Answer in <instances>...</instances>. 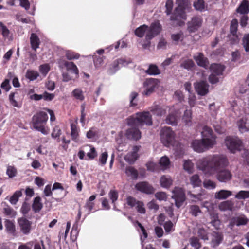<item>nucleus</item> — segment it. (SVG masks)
<instances>
[{
	"instance_id": "53",
	"label": "nucleus",
	"mask_w": 249,
	"mask_h": 249,
	"mask_svg": "<svg viewBox=\"0 0 249 249\" xmlns=\"http://www.w3.org/2000/svg\"><path fill=\"white\" fill-rule=\"evenodd\" d=\"M194 6L196 10L202 11L205 9L204 1L203 0H195L194 2Z\"/></svg>"
},
{
	"instance_id": "7",
	"label": "nucleus",
	"mask_w": 249,
	"mask_h": 249,
	"mask_svg": "<svg viewBox=\"0 0 249 249\" xmlns=\"http://www.w3.org/2000/svg\"><path fill=\"white\" fill-rule=\"evenodd\" d=\"M225 143L227 148L233 153L240 150L242 146V142L237 137H226Z\"/></svg>"
},
{
	"instance_id": "40",
	"label": "nucleus",
	"mask_w": 249,
	"mask_h": 249,
	"mask_svg": "<svg viewBox=\"0 0 249 249\" xmlns=\"http://www.w3.org/2000/svg\"><path fill=\"white\" fill-rule=\"evenodd\" d=\"M195 66L194 62L191 59H186L182 60L180 67L188 70H191Z\"/></svg>"
},
{
	"instance_id": "58",
	"label": "nucleus",
	"mask_w": 249,
	"mask_h": 249,
	"mask_svg": "<svg viewBox=\"0 0 249 249\" xmlns=\"http://www.w3.org/2000/svg\"><path fill=\"white\" fill-rule=\"evenodd\" d=\"M238 27V21L237 19H233L231 23L230 26V32L231 35H235L237 34Z\"/></svg>"
},
{
	"instance_id": "29",
	"label": "nucleus",
	"mask_w": 249,
	"mask_h": 249,
	"mask_svg": "<svg viewBox=\"0 0 249 249\" xmlns=\"http://www.w3.org/2000/svg\"><path fill=\"white\" fill-rule=\"evenodd\" d=\"M83 148L87 152V155L90 160L94 159L97 156L95 148L91 145H87L83 146Z\"/></svg>"
},
{
	"instance_id": "52",
	"label": "nucleus",
	"mask_w": 249,
	"mask_h": 249,
	"mask_svg": "<svg viewBox=\"0 0 249 249\" xmlns=\"http://www.w3.org/2000/svg\"><path fill=\"white\" fill-rule=\"evenodd\" d=\"M50 70V67L48 64H44L41 65L39 67V71L40 73L43 75V76H46L48 72Z\"/></svg>"
},
{
	"instance_id": "6",
	"label": "nucleus",
	"mask_w": 249,
	"mask_h": 249,
	"mask_svg": "<svg viewBox=\"0 0 249 249\" xmlns=\"http://www.w3.org/2000/svg\"><path fill=\"white\" fill-rule=\"evenodd\" d=\"M161 141L167 147L172 145L175 140V133L170 127H164L160 131Z\"/></svg>"
},
{
	"instance_id": "32",
	"label": "nucleus",
	"mask_w": 249,
	"mask_h": 249,
	"mask_svg": "<svg viewBox=\"0 0 249 249\" xmlns=\"http://www.w3.org/2000/svg\"><path fill=\"white\" fill-rule=\"evenodd\" d=\"M125 173L126 175L132 179H136L138 176L137 170L132 166H127L126 167Z\"/></svg>"
},
{
	"instance_id": "64",
	"label": "nucleus",
	"mask_w": 249,
	"mask_h": 249,
	"mask_svg": "<svg viewBox=\"0 0 249 249\" xmlns=\"http://www.w3.org/2000/svg\"><path fill=\"white\" fill-rule=\"evenodd\" d=\"M5 226L6 230L9 233H13L14 231V225L11 221L6 220L5 221Z\"/></svg>"
},
{
	"instance_id": "16",
	"label": "nucleus",
	"mask_w": 249,
	"mask_h": 249,
	"mask_svg": "<svg viewBox=\"0 0 249 249\" xmlns=\"http://www.w3.org/2000/svg\"><path fill=\"white\" fill-rule=\"evenodd\" d=\"M9 100L10 104L13 107L20 108L22 107V102L19 99L18 92H11L9 95Z\"/></svg>"
},
{
	"instance_id": "3",
	"label": "nucleus",
	"mask_w": 249,
	"mask_h": 249,
	"mask_svg": "<svg viewBox=\"0 0 249 249\" xmlns=\"http://www.w3.org/2000/svg\"><path fill=\"white\" fill-rule=\"evenodd\" d=\"M202 139H196L191 143V146L197 153H202L213 148L216 144V137L212 129L208 126H204L201 131Z\"/></svg>"
},
{
	"instance_id": "27",
	"label": "nucleus",
	"mask_w": 249,
	"mask_h": 249,
	"mask_svg": "<svg viewBox=\"0 0 249 249\" xmlns=\"http://www.w3.org/2000/svg\"><path fill=\"white\" fill-rule=\"evenodd\" d=\"M223 236L220 233L213 232L212 234L211 246L213 247L218 246L222 242Z\"/></svg>"
},
{
	"instance_id": "38",
	"label": "nucleus",
	"mask_w": 249,
	"mask_h": 249,
	"mask_svg": "<svg viewBox=\"0 0 249 249\" xmlns=\"http://www.w3.org/2000/svg\"><path fill=\"white\" fill-rule=\"evenodd\" d=\"M145 72L148 75H157L160 73V71L156 65L150 64Z\"/></svg>"
},
{
	"instance_id": "21",
	"label": "nucleus",
	"mask_w": 249,
	"mask_h": 249,
	"mask_svg": "<svg viewBox=\"0 0 249 249\" xmlns=\"http://www.w3.org/2000/svg\"><path fill=\"white\" fill-rule=\"evenodd\" d=\"M231 195V191L228 190L222 189L215 193L214 198L218 200H223L228 198Z\"/></svg>"
},
{
	"instance_id": "54",
	"label": "nucleus",
	"mask_w": 249,
	"mask_h": 249,
	"mask_svg": "<svg viewBox=\"0 0 249 249\" xmlns=\"http://www.w3.org/2000/svg\"><path fill=\"white\" fill-rule=\"evenodd\" d=\"M190 213L192 215L197 216L201 213V211L199 206L193 205L190 206Z\"/></svg>"
},
{
	"instance_id": "46",
	"label": "nucleus",
	"mask_w": 249,
	"mask_h": 249,
	"mask_svg": "<svg viewBox=\"0 0 249 249\" xmlns=\"http://www.w3.org/2000/svg\"><path fill=\"white\" fill-rule=\"evenodd\" d=\"M108 195L110 199L112 201V203L114 204L113 209L116 211H118V210L115 206V202L118 199V192L114 190H111L110 191Z\"/></svg>"
},
{
	"instance_id": "22",
	"label": "nucleus",
	"mask_w": 249,
	"mask_h": 249,
	"mask_svg": "<svg viewBox=\"0 0 249 249\" xmlns=\"http://www.w3.org/2000/svg\"><path fill=\"white\" fill-rule=\"evenodd\" d=\"M169 107H164L158 105H154L151 107L150 111L154 115L161 116L165 114L167 109H168Z\"/></svg>"
},
{
	"instance_id": "63",
	"label": "nucleus",
	"mask_w": 249,
	"mask_h": 249,
	"mask_svg": "<svg viewBox=\"0 0 249 249\" xmlns=\"http://www.w3.org/2000/svg\"><path fill=\"white\" fill-rule=\"evenodd\" d=\"M55 87V82L49 79H47L45 82V87L46 88L50 90L53 91Z\"/></svg>"
},
{
	"instance_id": "50",
	"label": "nucleus",
	"mask_w": 249,
	"mask_h": 249,
	"mask_svg": "<svg viewBox=\"0 0 249 249\" xmlns=\"http://www.w3.org/2000/svg\"><path fill=\"white\" fill-rule=\"evenodd\" d=\"M65 55L66 58L70 60L78 59L80 57V55L78 53L70 50H68L66 52Z\"/></svg>"
},
{
	"instance_id": "33",
	"label": "nucleus",
	"mask_w": 249,
	"mask_h": 249,
	"mask_svg": "<svg viewBox=\"0 0 249 249\" xmlns=\"http://www.w3.org/2000/svg\"><path fill=\"white\" fill-rule=\"evenodd\" d=\"M41 201V198L39 196L36 197L34 198L33 203L32 204V208L35 212H38L41 210L43 205Z\"/></svg>"
},
{
	"instance_id": "28",
	"label": "nucleus",
	"mask_w": 249,
	"mask_h": 249,
	"mask_svg": "<svg viewBox=\"0 0 249 249\" xmlns=\"http://www.w3.org/2000/svg\"><path fill=\"white\" fill-rule=\"evenodd\" d=\"M224 70L225 67L221 64H213L210 67L211 73L217 75H222Z\"/></svg>"
},
{
	"instance_id": "17",
	"label": "nucleus",
	"mask_w": 249,
	"mask_h": 249,
	"mask_svg": "<svg viewBox=\"0 0 249 249\" xmlns=\"http://www.w3.org/2000/svg\"><path fill=\"white\" fill-rule=\"evenodd\" d=\"M197 64L204 68L208 67L209 63L207 58L205 57L201 53H197L193 56Z\"/></svg>"
},
{
	"instance_id": "47",
	"label": "nucleus",
	"mask_w": 249,
	"mask_h": 249,
	"mask_svg": "<svg viewBox=\"0 0 249 249\" xmlns=\"http://www.w3.org/2000/svg\"><path fill=\"white\" fill-rule=\"evenodd\" d=\"M239 131L241 133H245L249 130V128L246 126V121L243 119H240L237 123Z\"/></svg>"
},
{
	"instance_id": "5",
	"label": "nucleus",
	"mask_w": 249,
	"mask_h": 249,
	"mask_svg": "<svg viewBox=\"0 0 249 249\" xmlns=\"http://www.w3.org/2000/svg\"><path fill=\"white\" fill-rule=\"evenodd\" d=\"M48 119L47 114L43 111H40L34 115L32 122L33 127L44 135H47L50 132V129L46 126Z\"/></svg>"
},
{
	"instance_id": "37",
	"label": "nucleus",
	"mask_w": 249,
	"mask_h": 249,
	"mask_svg": "<svg viewBox=\"0 0 249 249\" xmlns=\"http://www.w3.org/2000/svg\"><path fill=\"white\" fill-rule=\"evenodd\" d=\"M6 174L10 178H13L18 174L17 169L14 166L8 165L6 167Z\"/></svg>"
},
{
	"instance_id": "23",
	"label": "nucleus",
	"mask_w": 249,
	"mask_h": 249,
	"mask_svg": "<svg viewBox=\"0 0 249 249\" xmlns=\"http://www.w3.org/2000/svg\"><path fill=\"white\" fill-rule=\"evenodd\" d=\"M192 112L191 109H186L182 116V120L184 124L188 126L192 124Z\"/></svg>"
},
{
	"instance_id": "41",
	"label": "nucleus",
	"mask_w": 249,
	"mask_h": 249,
	"mask_svg": "<svg viewBox=\"0 0 249 249\" xmlns=\"http://www.w3.org/2000/svg\"><path fill=\"white\" fill-rule=\"evenodd\" d=\"M38 76V72L34 70H28L27 71L25 74L26 78L29 79L30 81L35 80Z\"/></svg>"
},
{
	"instance_id": "39",
	"label": "nucleus",
	"mask_w": 249,
	"mask_h": 249,
	"mask_svg": "<svg viewBox=\"0 0 249 249\" xmlns=\"http://www.w3.org/2000/svg\"><path fill=\"white\" fill-rule=\"evenodd\" d=\"M96 197V195H92L89 197L86 203L85 207L88 210L89 213H90L93 209L94 203L93 201L95 199Z\"/></svg>"
},
{
	"instance_id": "14",
	"label": "nucleus",
	"mask_w": 249,
	"mask_h": 249,
	"mask_svg": "<svg viewBox=\"0 0 249 249\" xmlns=\"http://www.w3.org/2000/svg\"><path fill=\"white\" fill-rule=\"evenodd\" d=\"M196 92L198 95L204 96L208 93L209 85L206 81H201L194 84Z\"/></svg>"
},
{
	"instance_id": "44",
	"label": "nucleus",
	"mask_w": 249,
	"mask_h": 249,
	"mask_svg": "<svg viewBox=\"0 0 249 249\" xmlns=\"http://www.w3.org/2000/svg\"><path fill=\"white\" fill-rule=\"evenodd\" d=\"M65 67L68 71H70L76 75H78L79 73L78 69L77 66L72 62H64Z\"/></svg>"
},
{
	"instance_id": "20",
	"label": "nucleus",
	"mask_w": 249,
	"mask_h": 249,
	"mask_svg": "<svg viewBox=\"0 0 249 249\" xmlns=\"http://www.w3.org/2000/svg\"><path fill=\"white\" fill-rule=\"evenodd\" d=\"M71 136L72 141L76 143L80 142L79 138V129L76 124L71 123Z\"/></svg>"
},
{
	"instance_id": "35",
	"label": "nucleus",
	"mask_w": 249,
	"mask_h": 249,
	"mask_svg": "<svg viewBox=\"0 0 249 249\" xmlns=\"http://www.w3.org/2000/svg\"><path fill=\"white\" fill-rule=\"evenodd\" d=\"M237 11L238 13L242 14L248 13L249 12L248 1L246 0H243Z\"/></svg>"
},
{
	"instance_id": "30",
	"label": "nucleus",
	"mask_w": 249,
	"mask_h": 249,
	"mask_svg": "<svg viewBox=\"0 0 249 249\" xmlns=\"http://www.w3.org/2000/svg\"><path fill=\"white\" fill-rule=\"evenodd\" d=\"M173 180L169 176L163 175L160 178V183L162 187L169 188L172 184Z\"/></svg>"
},
{
	"instance_id": "24",
	"label": "nucleus",
	"mask_w": 249,
	"mask_h": 249,
	"mask_svg": "<svg viewBox=\"0 0 249 249\" xmlns=\"http://www.w3.org/2000/svg\"><path fill=\"white\" fill-rule=\"evenodd\" d=\"M30 41L32 49L36 51L37 49L39 48L40 41L38 36L35 33L31 35Z\"/></svg>"
},
{
	"instance_id": "61",
	"label": "nucleus",
	"mask_w": 249,
	"mask_h": 249,
	"mask_svg": "<svg viewBox=\"0 0 249 249\" xmlns=\"http://www.w3.org/2000/svg\"><path fill=\"white\" fill-rule=\"evenodd\" d=\"M190 243L191 245L196 249H198L201 247V245L199 242V239L197 237H192L190 239Z\"/></svg>"
},
{
	"instance_id": "8",
	"label": "nucleus",
	"mask_w": 249,
	"mask_h": 249,
	"mask_svg": "<svg viewBox=\"0 0 249 249\" xmlns=\"http://www.w3.org/2000/svg\"><path fill=\"white\" fill-rule=\"evenodd\" d=\"M168 110L169 114L166 118L165 122L172 125H176L179 119L180 114L179 110L176 108L174 106H173L169 107Z\"/></svg>"
},
{
	"instance_id": "12",
	"label": "nucleus",
	"mask_w": 249,
	"mask_h": 249,
	"mask_svg": "<svg viewBox=\"0 0 249 249\" xmlns=\"http://www.w3.org/2000/svg\"><path fill=\"white\" fill-rule=\"evenodd\" d=\"M203 19L200 16H195L188 22V30L190 33L195 32L201 26Z\"/></svg>"
},
{
	"instance_id": "56",
	"label": "nucleus",
	"mask_w": 249,
	"mask_h": 249,
	"mask_svg": "<svg viewBox=\"0 0 249 249\" xmlns=\"http://www.w3.org/2000/svg\"><path fill=\"white\" fill-rule=\"evenodd\" d=\"M108 158V153L107 151L102 152L99 157V165L104 166L106 164L107 160Z\"/></svg>"
},
{
	"instance_id": "49",
	"label": "nucleus",
	"mask_w": 249,
	"mask_h": 249,
	"mask_svg": "<svg viewBox=\"0 0 249 249\" xmlns=\"http://www.w3.org/2000/svg\"><path fill=\"white\" fill-rule=\"evenodd\" d=\"M120 69V66L117 61H114L109 66L107 73L109 74H113Z\"/></svg>"
},
{
	"instance_id": "9",
	"label": "nucleus",
	"mask_w": 249,
	"mask_h": 249,
	"mask_svg": "<svg viewBox=\"0 0 249 249\" xmlns=\"http://www.w3.org/2000/svg\"><path fill=\"white\" fill-rule=\"evenodd\" d=\"M159 86V81L156 78H148L143 83V87L145 89L142 93L148 96L151 94Z\"/></svg>"
},
{
	"instance_id": "1",
	"label": "nucleus",
	"mask_w": 249,
	"mask_h": 249,
	"mask_svg": "<svg viewBox=\"0 0 249 249\" xmlns=\"http://www.w3.org/2000/svg\"><path fill=\"white\" fill-rule=\"evenodd\" d=\"M229 164L227 157L221 154H213L198 159L196 163L197 169L207 177L215 175L220 182L226 183L232 178L231 171L226 168Z\"/></svg>"
},
{
	"instance_id": "10",
	"label": "nucleus",
	"mask_w": 249,
	"mask_h": 249,
	"mask_svg": "<svg viewBox=\"0 0 249 249\" xmlns=\"http://www.w3.org/2000/svg\"><path fill=\"white\" fill-rule=\"evenodd\" d=\"M173 195L172 196L175 201L176 206L178 208H179L185 200V195L184 190L182 188L176 187L172 190Z\"/></svg>"
},
{
	"instance_id": "42",
	"label": "nucleus",
	"mask_w": 249,
	"mask_h": 249,
	"mask_svg": "<svg viewBox=\"0 0 249 249\" xmlns=\"http://www.w3.org/2000/svg\"><path fill=\"white\" fill-rule=\"evenodd\" d=\"M190 183L193 187H199L201 184V180L199 176L197 175H194L190 178Z\"/></svg>"
},
{
	"instance_id": "4",
	"label": "nucleus",
	"mask_w": 249,
	"mask_h": 249,
	"mask_svg": "<svg viewBox=\"0 0 249 249\" xmlns=\"http://www.w3.org/2000/svg\"><path fill=\"white\" fill-rule=\"evenodd\" d=\"M177 3L178 4L171 16L170 19L172 21H177L176 24L178 26H182L184 24V21L186 19V15L184 10L188 7V0H177Z\"/></svg>"
},
{
	"instance_id": "59",
	"label": "nucleus",
	"mask_w": 249,
	"mask_h": 249,
	"mask_svg": "<svg viewBox=\"0 0 249 249\" xmlns=\"http://www.w3.org/2000/svg\"><path fill=\"white\" fill-rule=\"evenodd\" d=\"M93 59L96 68H100L103 64V57L97 56L94 55L93 56Z\"/></svg>"
},
{
	"instance_id": "57",
	"label": "nucleus",
	"mask_w": 249,
	"mask_h": 249,
	"mask_svg": "<svg viewBox=\"0 0 249 249\" xmlns=\"http://www.w3.org/2000/svg\"><path fill=\"white\" fill-rule=\"evenodd\" d=\"M204 187L209 190L214 189L216 187V183L210 179L205 180L203 182Z\"/></svg>"
},
{
	"instance_id": "45",
	"label": "nucleus",
	"mask_w": 249,
	"mask_h": 249,
	"mask_svg": "<svg viewBox=\"0 0 249 249\" xmlns=\"http://www.w3.org/2000/svg\"><path fill=\"white\" fill-rule=\"evenodd\" d=\"M21 191H16L14 194L11 196L9 199L10 203L12 205L16 204L18 200V199L22 196Z\"/></svg>"
},
{
	"instance_id": "55",
	"label": "nucleus",
	"mask_w": 249,
	"mask_h": 249,
	"mask_svg": "<svg viewBox=\"0 0 249 249\" xmlns=\"http://www.w3.org/2000/svg\"><path fill=\"white\" fill-rule=\"evenodd\" d=\"M235 197L238 199H245L249 198V191H240L235 196Z\"/></svg>"
},
{
	"instance_id": "31",
	"label": "nucleus",
	"mask_w": 249,
	"mask_h": 249,
	"mask_svg": "<svg viewBox=\"0 0 249 249\" xmlns=\"http://www.w3.org/2000/svg\"><path fill=\"white\" fill-rule=\"evenodd\" d=\"M183 168L189 174L194 172V164L191 160H183Z\"/></svg>"
},
{
	"instance_id": "43",
	"label": "nucleus",
	"mask_w": 249,
	"mask_h": 249,
	"mask_svg": "<svg viewBox=\"0 0 249 249\" xmlns=\"http://www.w3.org/2000/svg\"><path fill=\"white\" fill-rule=\"evenodd\" d=\"M72 95L75 99L79 101H83L85 98L83 91L79 88L75 89L72 91Z\"/></svg>"
},
{
	"instance_id": "19",
	"label": "nucleus",
	"mask_w": 249,
	"mask_h": 249,
	"mask_svg": "<svg viewBox=\"0 0 249 249\" xmlns=\"http://www.w3.org/2000/svg\"><path fill=\"white\" fill-rule=\"evenodd\" d=\"M18 223L22 232L25 234H28L31 230V223L25 218H21L18 220Z\"/></svg>"
},
{
	"instance_id": "60",
	"label": "nucleus",
	"mask_w": 249,
	"mask_h": 249,
	"mask_svg": "<svg viewBox=\"0 0 249 249\" xmlns=\"http://www.w3.org/2000/svg\"><path fill=\"white\" fill-rule=\"evenodd\" d=\"M242 45L246 52L249 51V34L244 35L242 39Z\"/></svg>"
},
{
	"instance_id": "26",
	"label": "nucleus",
	"mask_w": 249,
	"mask_h": 249,
	"mask_svg": "<svg viewBox=\"0 0 249 249\" xmlns=\"http://www.w3.org/2000/svg\"><path fill=\"white\" fill-rule=\"evenodd\" d=\"M234 203L231 200L221 202L218 205L219 209L221 211H232Z\"/></svg>"
},
{
	"instance_id": "15",
	"label": "nucleus",
	"mask_w": 249,
	"mask_h": 249,
	"mask_svg": "<svg viewBox=\"0 0 249 249\" xmlns=\"http://www.w3.org/2000/svg\"><path fill=\"white\" fill-rule=\"evenodd\" d=\"M136 189L143 193L151 194L154 193L153 187L147 182H140L135 185Z\"/></svg>"
},
{
	"instance_id": "25",
	"label": "nucleus",
	"mask_w": 249,
	"mask_h": 249,
	"mask_svg": "<svg viewBox=\"0 0 249 249\" xmlns=\"http://www.w3.org/2000/svg\"><path fill=\"white\" fill-rule=\"evenodd\" d=\"M248 220L244 216H240L233 218L230 223V225L232 226L236 225L239 226L241 225H244L247 223Z\"/></svg>"
},
{
	"instance_id": "51",
	"label": "nucleus",
	"mask_w": 249,
	"mask_h": 249,
	"mask_svg": "<svg viewBox=\"0 0 249 249\" xmlns=\"http://www.w3.org/2000/svg\"><path fill=\"white\" fill-rule=\"evenodd\" d=\"M87 138L94 140L98 136V130L95 128H91L87 133Z\"/></svg>"
},
{
	"instance_id": "34",
	"label": "nucleus",
	"mask_w": 249,
	"mask_h": 249,
	"mask_svg": "<svg viewBox=\"0 0 249 249\" xmlns=\"http://www.w3.org/2000/svg\"><path fill=\"white\" fill-rule=\"evenodd\" d=\"M148 26L144 24L137 28L135 31V34L139 37H142L148 31Z\"/></svg>"
},
{
	"instance_id": "18",
	"label": "nucleus",
	"mask_w": 249,
	"mask_h": 249,
	"mask_svg": "<svg viewBox=\"0 0 249 249\" xmlns=\"http://www.w3.org/2000/svg\"><path fill=\"white\" fill-rule=\"evenodd\" d=\"M0 28H1V35L4 40L8 41H12L13 39L12 33L1 21H0Z\"/></svg>"
},
{
	"instance_id": "11",
	"label": "nucleus",
	"mask_w": 249,
	"mask_h": 249,
	"mask_svg": "<svg viewBox=\"0 0 249 249\" xmlns=\"http://www.w3.org/2000/svg\"><path fill=\"white\" fill-rule=\"evenodd\" d=\"M161 30V26L158 21L152 23L150 27H148V31L145 36V38L151 40L158 35Z\"/></svg>"
},
{
	"instance_id": "13",
	"label": "nucleus",
	"mask_w": 249,
	"mask_h": 249,
	"mask_svg": "<svg viewBox=\"0 0 249 249\" xmlns=\"http://www.w3.org/2000/svg\"><path fill=\"white\" fill-rule=\"evenodd\" d=\"M140 149V146H134L132 150L129 151L124 157V159L128 163L133 164L138 159L139 154L138 153Z\"/></svg>"
},
{
	"instance_id": "2",
	"label": "nucleus",
	"mask_w": 249,
	"mask_h": 249,
	"mask_svg": "<svg viewBox=\"0 0 249 249\" xmlns=\"http://www.w3.org/2000/svg\"><path fill=\"white\" fill-rule=\"evenodd\" d=\"M128 125L131 127L126 132V137L129 139L138 140L141 137V133L138 128L144 124L151 125L152 124V117L149 112H139L127 119Z\"/></svg>"
},
{
	"instance_id": "62",
	"label": "nucleus",
	"mask_w": 249,
	"mask_h": 249,
	"mask_svg": "<svg viewBox=\"0 0 249 249\" xmlns=\"http://www.w3.org/2000/svg\"><path fill=\"white\" fill-rule=\"evenodd\" d=\"M140 201H137L135 198L132 196H128L126 198V203L130 207H134L137 206Z\"/></svg>"
},
{
	"instance_id": "48",
	"label": "nucleus",
	"mask_w": 249,
	"mask_h": 249,
	"mask_svg": "<svg viewBox=\"0 0 249 249\" xmlns=\"http://www.w3.org/2000/svg\"><path fill=\"white\" fill-rule=\"evenodd\" d=\"M136 224L139 227L142 232V235H141V241L142 246L143 248L144 241L147 238V234L145 229L140 223L137 222Z\"/></svg>"
},
{
	"instance_id": "36",
	"label": "nucleus",
	"mask_w": 249,
	"mask_h": 249,
	"mask_svg": "<svg viewBox=\"0 0 249 249\" xmlns=\"http://www.w3.org/2000/svg\"><path fill=\"white\" fill-rule=\"evenodd\" d=\"M159 164L162 170L169 169L170 166L169 159L166 156L162 157L160 160Z\"/></svg>"
}]
</instances>
